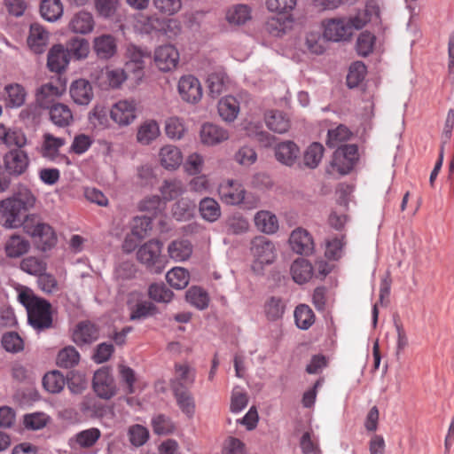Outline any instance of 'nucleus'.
<instances>
[{
    "label": "nucleus",
    "mask_w": 454,
    "mask_h": 454,
    "mask_svg": "<svg viewBox=\"0 0 454 454\" xmlns=\"http://www.w3.org/2000/svg\"><path fill=\"white\" fill-rule=\"evenodd\" d=\"M200 137L202 144L206 145H215L227 140L229 138V133L223 128L207 122L201 126Z\"/></svg>",
    "instance_id": "obj_19"
},
{
    "label": "nucleus",
    "mask_w": 454,
    "mask_h": 454,
    "mask_svg": "<svg viewBox=\"0 0 454 454\" xmlns=\"http://www.w3.org/2000/svg\"><path fill=\"white\" fill-rule=\"evenodd\" d=\"M152 26V29L162 31L168 37H173L178 35L181 31L180 23L176 20H168L161 21L160 18L152 16L148 19Z\"/></svg>",
    "instance_id": "obj_39"
},
{
    "label": "nucleus",
    "mask_w": 454,
    "mask_h": 454,
    "mask_svg": "<svg viewBox=\"0 0 454 454\" xmlns=\"http://www.w3.org/2000/svg\"><path fill=\"white\" fill-rule=\"evenodd\" d=\"M67 144L63 137H58L51 133L43 136L42 155L51 160L59 156V149Z\"/></svg>",
    "instance_id": "obj_25"
},
{
    "label": "nucleus",
    "mask_w": 454,
    "mask_h": 454,
    "mask_svg": "<svg viewBox=\"0 0 454 454\" xmlns=\"http://www.w3.org/2000/svg\"><path fill=\"white\" fill-rule=\"evenodd\" d=\"M162 243L158 239H151L143 244L137 251L139 262L150 271L159 274L165 269V262L161 255Z\"/></svg>",
    "instance_id": "obj_4"
},
{
    "label": "nucleus",
    "mask_w": 454,
    "mask_h": 454,
    "mask_svg": "<svg viewBox=\"0 0 454 454\" xmlns=\"http://www.w3.org/2000/svg\"><path fill=\"white\" fill-rule=\"evenodd\" d=\"M154 62L160 71H172L178 65L179 52L171 44L159 46L154 51Z\"/></svg>",
    "instance_id": "obj_12"
},
{
    "label": "nucleus",
    "mask_w": 454,
    "mask_h": 454,
    "mask_svg": "<svg viewBox=\"0 0 454 454\" xmlns=\"http://www.w3.org/2000/svg\"><path fill=\"white\" fill-rule=\"evenodd\" d=\"M48 41L49 33L45 28L38 23H33L30 26L27 37V43L30 48L35 52H41L43 51V47L48 43Z\"/></svg>",
    "instance_id": "obj_28"
},
{
    "label": "nucleus",
    "mask_w": 454,
    "mask_h": 454,
    "mask_svg": "<svg viewBox=\"0 0 454 454\" xmlns=\"http://www.w3.org/2000/svg\"><path fill=\"white\" fill-rule=\"evenodd\" d=\"M224 229L228 234L239 235L248 231L249 223L244 216L235 214L225 220Z\"/></svg>",
    "instance_id": "obj_44"
},
{
    "label": "nucleus",
    "mask_w": 454,
    "mask_h": 454,
    "mask_svg": "<svg viewBox=\"0 0 454 454\" xmlns=\"http://www.w3.org/2000/svg\"><path fill=\"white\" fill-rule=\"evenodd\" d=\"M70 57L61 44L52 46L48 53L47 66L51 72L60 73L69 63Z\"/></svg>",
    "instance_id": "obj_21"
},
{
    "label": "nucleus",
    "mask_w": 454,
    "mask_h": 454,
    "mask_svg": "<svg viewBox=\"0 0 454 454\" xmlns=\"http://www.w3.org/2000/svg\"><path fill=\"white\" fill-rule=\"evenodd\" d=\"M92 386L98 396L102 399H110L116 393L114 380L108 368H100L94 373Z\"/></svg>",
    "instance_id": "obj_9"
},
{
    "label": "nucleus",
    "mask_w": 454,
    "mask_h": 454,
    "mask_svg": "<svg viewBox=\"0 0 454 454\" xmlns=\"http://www.w3.org/2000/svg\"><path fill=\"white\" fill-rule=\"evenodd\" d=\"M152 427L156 434H168L174 432L175 425L172 420L163 415L158 414L152 419Z\"/></svg>",
    "instance_id": "obj_60"
},
{
    "label": "nucleus",
    "mask_w": 454,
    "mask_h": 454,
    "mask_svg": "<svg viewBox=\"0 0 454 454\" xmlns=\"http://www.w3.org/2000/svg\"><path fill=\"white\" fill-rule=\"evenodd\" d=\"M160 135V128L155 121L150 120L143 122L137 130V139L142 145H149Z\"/></svg>",
    "instance_id": "obj_38"
},
{
    "label": "nucleus",
    "mask_w": 454,
    "mask_h": 454,
    "mask_svg": "<svg viewBox=\"0 0 454 454\" xmlns=\"http://www.w3.org/2000/svg\"><path fill=\"white\" fill-rule=\"evenodd\" d=\"M294 19L291 14H278L265 22V30L272 36L281 37L293 28Z\"/></svg>",
    "instance_id": "obj_18"
},
{
    "label": "nucleus",
    "mask_w": 454,
    "mask_h": 454,
    "mask_svg": "<svg viewBox=\"0 0 454 454\" xmlns=\"http://www.w3.org/2000/svg\"><path fill=\"white\" fill-rule=\"evenodd\" d=\"M160 165L168 170L176 169L183 161V155L179 148L168 145L160 148L159 153Z\"/></svg>",
    "instance_id": "obj_23"
},
{
    "label": "nucleus",
    "mask_w": 454,
    "mask_h": 454,
    "mask_svg": "<svg viewBox=\"0 0 454 454\" xmlns=\"http://www.w3.org/2000/svg\"><path fill=\"white\" fill-rule=\"evenodd\" d=\"M92 49L98 59L108 60L117 52V41L112 35H100L93 39Z\"/></svg>",
    "instance_id": "obj_15"
},
{
    "label": "nucleus",
    "mask_w": 454,
    "mask_h": 454,
    "mask_svg": "<svg viewBox=\"0 0 454 454\" xmlns=\"http://www.w3.org/2000/svg\"><path fill=\"white\" fill-rule=\"evenodd\" d=\"M185 191L182 181L172 179L166 180L160 187V192L164 200H172L177 199Z\"/></svg>",
    "instance_id": "obj_48"
},
{
    "label": "nucleus",
    "mask_w": 454,
    "mask_h": 454,
    "mask_svg": "<svg viewBox=\"0 0 454 454\" xmlns=\"http://www.w3.org/2000/svg\"><path fill=\"white\" fill-rule=\"evenodd\" d=\"M156 307L151 301H140L130 307L129 319L132 321L145 319L156 313Z\"/></svg>",
    "instance_id": "obj_45"
},
{
    "label": "nucleus",
    "mask_w": 454,
    "mask_h": 454,
    "mask_svg": "<svg viewBox=\"0 0 454 454\" xmlns=\"http://www.w3.org/2000/svg\"><path fill=\"white\" fill-rule=\"evenodd\" d=\"M177 89L182 99L188 103H197L202 97L201 84L193 75L182 76Z\"/></svg>",
    "instance_id": "obj_13"
},
{
    "label": "nucleus",
    "mask_w": 454,
    "mask_h": 454,
    "mask_svg": "<svg viewBox=\"0 0 454 454\" xmlns=\"http://www.w3.org/2000/svg\"><path fill=\"white\" fill-rule=\"evenodd\" d=\"M324 37L328 41L340 42L351 37V30L347 18H333L323 21Z\"/></svg>",
    "instance_id": "obj_8"
},
{
    "label": "nucleus",
    "mask_w": 454,
    "mask_h": 454,
    "mask_svg": "<svg viewBox=\"0 0 454 454\" xmlns=\"http://www.w3.org/2000/svg\"><path fill=\"white\" fill-rule=\"evenodd\" d=\"M101 436V432L96 427H91L75 434V442L81 448L92 447Z\"/></svg>",
    "instance_id": "obj_56"
},
{
    "label": "nucleus",
    "mask_w": 454,
    "mask_h": 454,
    "mask_svg": "<svg viewBox=\"0 0 454 454\" xmlns=\"http://www.w3.org/2000/svg\"><path fill=\"white\" fill-rule=\"evenodd\" d=\"M62 91L52 83H45L40 87L36 93V100L41 107L48 108L50 104L61 95Z\"/></svg>",
    "instance_id": "obj_40"
},
{
    "label": "nucleus",
    "mask_w": 454,
    "mask_h": 454,
    "mask_svg": "<svg viewBox=\"0 0 454 454\" xmlns=\"http://www.w3.org/2000/svg\"><path fill=\"white\" fill-rule=\"evenodd\" d=\"M126 58V71L133 73L135 79L139 80L143 74L145 59L150 58V53L136 45L130 44L127 46Z\"/></svg>",
    "instance_id": "obj_10"
},
{
    "label": "nucleus",
    "mask_w": 454,
    "mask_h": 454,
    "mask_svg": "<svg viewBox=\"0 0 454 454\" xmlns=\"http://www.w3.org/2000/svg\"><path fill=\"white\" fill-rule=\"evenodd\" d=\"M29 244L20 236L13 235L6 242L5 252L9 257H20L27 252Z\"/></svg>",
    "instance_id": "obj_47"
},
{
    "label": "nucleus",
    "mask_w": 454,
    "mask_h": 454,
    "mask_svg": "<svg viewBox=\"0 0 454 454\" xmlns=\"http://www.w3.org/2000/svg\"><path fill=\"white\" fill-rule=\"evenodd\" d=\"M254 221L257 230L266 234H274L279 227L277 216L268 210L257 212Z\"/></svg>",
    "instance_id": "obj_26"
},
{
    "label": "nucleus",
    "mask_w": 454,
    "mask_h": 454,
    "mask_svg": "<svg viewBox=\"0 0 454 454\" xmlns=\"http://www.w3.org/2000/svg\"><path fill=\"white\" fill-rule=\"evenodd\" d=\"M239 112L238 100L231 96L222 98L218 103V113L225 121H233Z\"/></svg>",
    "instance_id": "obj_36"
},
{
    "label": "nucleus",
    "mask_w": 454,
    "mask_h": 454,
    "mask_svg": "<svg viewBox=\"0 0 454 454\" xmlns=\"http://www.w3.org/2000/svg\"><path fill=\"white\" fill-rule=\"evenodd\" d=\"M289 243L294 252L299 254H310L314 250L311 235L304 229L297 228L292 231Z\"/></svg>",
    "instance_id": "obj_17"
},
{
    "label": "nucleus",
    "mask_w": 454,
    "mask_h": 454,
    "mask_svg": "<svg viewBox=\"0 0 454 454\" xmlns=\"http://www.w3.org/2000/svg\"><path fill=\"white\" fill-rule=\"evenodd\" d=\"M251 253L254 259L262 264H270L277 254L273 242L265 237H255L251 243Z\"/></svg>",
    "instance_id": "obj_11"
},
{
    "label": "nucleus",
    "mask_w": 454,
    "mask_h": 454,
    "mask_svg": "<svg viewBox=\"0 0 454 454\" xmlns=\"http://www.w3.org/2000/svg\"><path fill=\"white\" fill-rule=\"evenodd\" d=\"M186 300L199 309H204L208 306V295L200 287L192 286L186 292Z\"/></svg>",
    "instance_id": "obj_55"
},
{
    "label": "nucleus",
    "mask_w": 454,
    "mask_h": 454,
    "mask_svg": "<svg viewBox=\"0 0 454 454\" xmlns=\"http://www.w3.org/2000/svg\"><path fill=\"white\" fill-rule=\"evenodd\" d=\"M20 269L31 275L41 276L45 271V263L35 257L29 256L20 262Z\"/></svg>",
    "instance_id": "obj_64"
},
{
    "label": "nucleus",
    "mask_w": 454,
    "mask_h": 454,
    "mask_svg": "<svg viewBox=\"0 0 454 454\" xmlns=\"http://www.w3.org/2000/svg\"><path fill=\"white\" fill-rule=\"evenodd\" d=\"M195 208V203L189 200L182 198L177 200L173 207V215L179 220H186L192 215L193 209Z\"/></svg>",
    "instance_id": "obj_58"
},
{
    "label": "nucleus",
    "mask_w": 454,
    "mask_h": 454,
    "mask_svg": "<svg viewBox=\"0 0 454 454\" xmlns=\"http://www.w3.org/2000/svg\"><path fill=\"white\" fill-rule=\"evenodd\" d=\"M324 154V146L320 143H312L305 151L303 161L305 166L315 168L318 166Z\"/></svg>",
    "instance_id": "obj_49"
},
{
    "label": "nucleus",
    "mask_w": 454,
    "mask_h": 454,
    "mask_svg": "<svg viewBox=\"0 0 454 454\" xmlns=\"http://www.w3.org/2000/svg\"><path fill=\"white\" fill-rule=\"evenodd\" d=\"M25 214L26 212L13 200L7 198L0 201V218L4 227L14 229L23 226L25 228L27 216Z\"/></svg>",
    "instance_id": "obj_5"
},
{
    "label": "nucleus",
    "mask_w": 454,
    "mask_h": 454,
    "mask_svg": "<svg viewBox=\"0 0 454 454\" xmlns=\"http://www.w3.org/2000/svg\"><path fill=\"white\" fill-rule=\"evenodd\" d=\"M356 145H343L339 146L333 153L332 166L341 175L348 174L354 167L358 152Z\"/></svg>",
    "instance_id": "obj_6"
},
{
    "label": "nucleus",
    "mask_w": 454,
    "mask_h": 454,
    "mask_svg": "<svg viewBox=\"0 0 454 454\" xmlns=\"http://www.w3.org/2000/svg\"><path fill=\"white\" fill-rule=\"evenodd\" d=\"M148 294L157 302L168 303L173 298V292L163 284H152L149 286Z\"/></svg>",
    "instance_id": "obj_61"
},
{
    "label": "nucleus",
    "mask_w": 454,
    "mask_h": 454,
    "mask_svg": "<svg viewBox=\"0 0 454 454\" xmlns=\"http://www.w3.org/2000/svg\"><path fill=\"white\" fill-rule=\"evenodd\" d=\"M351 137V132L344 125H339L335 129L328 130V138L326 145L329 147H339L341 143L346 142Z\"/></svg>",
    "instance_id": "obj_54"
},
{
    "label": "nucleus",
    "mask_w": 454,
    "mask_h": 454,
    "mask_svg": "<svg viewBox=\"0 0 454 454\" xmlns=\"http://www.w3.org/2000/svg\"><path fill=\"white\" fill-rule=\"evenodd\" d=\"M291 274L294 282L306 283L313 277V266L303 258L297 259L292 263Z\"/></svg>",
    "instance_id": "obj_32"
},
{
    "label": "nucleus",
    "mask_w": 454,
    "mask_h": 454,
    "mask_svg": "<svg viewBox=\"0 0 454 454\" xmlns=\"http://www.w3.org/2000/svg\"><path fill=\"white\" fill-rule=\"evenodd\" d=\"M265 122L270 129L277 133H285L290 128L289 119L279 111H269L265 114Z\"/></svg>",
    "instance_id": "obj_34"
},
{
    "label": "nucleus",
    "mask_w": 454,
    "mask_h": 454,
    "mask_svg": "<svg viewBox=\"0 0 454 454\" xmlns=\"http://www.w3.org/2000/svg\"><path fill=\"white\" fill-rule=\"evenodd\" d=\"M168 253L174 261L184 262L191 257L192 245L186 239L174 240L168 245Z\"/></svg>",
    "instance_id": "obj_29"
},
{
    "label": "nucleus",
    "mask_w": 454,
    "mask_h": 454,
    "mask_svg": "<svg viewBox=\"0 0 454 454\" xmlns=\"http://www.w3.org/2000/svg\"><path fill=\"white\" fill-rule=\"evenodd\" d=\"M168 283L176 289H184L189 284V272L184 268L176 267L166 275Z\"/></svg>",
    "instance_id": "obj_46"
},
{
    "label": "nucleus",
    "mask_w": 454,
    "mask_h": 454,
    "mask_svg": "<svg viewBox=\"0 0 454 454\" xmlns=\"http://www.w3.org/2000/svg\"><path fill=\"white\" fill-rule=\"evenodd\" d=\"M80 355L74 347H67L61 349L57 357V364L62 368H72L78 364Z\"/></svg>",
    "instance_id": "obj_53"
},
{
    "label": "nucleus",
    "mask_w": 454,
    "mask_h": 454,
    "mask_svg": "<svg viewBox=\"0 0 454 454\" xmlns=\"http://www.w3.org/2000/svg\"><path fill=\"white\" fill-rule=\"evenodd\" d=\"M95 26L93 15L86 11L76 12L70 20L68 27L75 34L86 35L90 33Z\"/></svg>",
    "instance_id": "obj_22"
},
{
    "label": "nucleus",
    "mask_w": 454,
    "mask_h": 454,
    "mask_svg": "<svg viewBox=\"0 0 454 454\" xmlns=\"http://www.w3.org/2000/svg\"><path fill=\"white\" fill-rule=\"evenodd\" d=\"M24 230L43 250L51 248L57 241L56 234L51 226L42 222L36 215L27 216Z\"/></svg>",
    "instance_id": "obj_2"
},
{
    "label": "nucleus",
    "mask_w": 454,
    "mask_h": 454,
    "mask_svg": "<svg viewBox=\"0 0 454 454\" xmlns=\"http://www.w3.org/2000/svg\"><path fill=\"white\" fill-rule=\"evenodd\" d=\"M4 163L6 171L10 175L19 176L27 169L29 158L22 150H11L4 155Z\"/></svg>",
    "instance_id": "obj_14"
},
{
    "label": "nucleus",
    "mask_w": 454,
    "mask_h": 454,
    "mask_svg": "<svg viewBox=\"0 0 454 454\" xmlns=\"http://www.w3.org/2000/svg\"><path fill=\"white\" fill-rule=\"evenodd\" d=\"M155 9L162 15L172 16L182 8V0H153Z\"/></svg>",
    "instance_id": "obj_62"
},
{
    "label": "nucleus",
    "mask_w": 454,
    "mask_h": 454,
    "mask_svg": "<svg viewBox=\"0 0 454 454\" xmlns=\"http://www.w3.org/2000/svg\"><path fill=\"white\" fill-rule=\"evenodd\" d=\"M366 74V67L361 61L354 62L347 75V84L349 88L356 87L361 82Z\"/></svg>",
    "instance_id": "obj_57"
},
{
    "label": "nucleus",
    "mask_w": 454,
    "mask_h": 454,
    "mask_svg": "<svg viewBox=\"0 0 454 454\" xmlns=\"http://www.w3.org/2000/svg\"><path fill=\"white\" fill-rule=\"evenodd\" d=\"M10 199L13 200L25 212L33 208L36 202L35 195L25 185H19Z\"/></svg>",
    "instance_id": "obj_37"
},
{
    "label": "nucleus",
    "mask_w": 454,
    "mask_h": 454,
    "mask_svg": "<svg viewBox=\"0 0 454 454\" xmlns=\"http://www.w3.org/2000/svg\"><path fill=\"white\" fill-rule=\"evenodd\" d=\"M137 105L134 99L119 100L110 110L111 119L119 126L131 124L137 118Z\"/></svg>",
    "instance_id": "obj_7"
},
{
    "label": "nucleus",
    "mask_w": 454,
    "mask_h": 454,
    "mask_svg": "<svg viewBox=\"0 0 454 454\" xmlns=\"http://www.w3.org/2000/svg\"><path fill=\"white\" fill-rule=\"evenodd\" d=\"M69 92L74 102L80 106L89 105L93 98L92 86L84 79L73 82Z\"/></svg>",
    "instance_id": "obj_20"
},
{
    "label": "nucleus",
    "mask_w": 454,
    "mask_h": 454,
    "mask_svg": "<svg viewBox=\"0 0 454 454\" xmlns=\"http://www.w3.org/2000/svg\"><path fill=\"white\" fill-rule=\"evenodd\" d=\"M299 155V147L292 141L280 143L275 147L276 159L284 165L293 166Z\"/></svg>",
    "instance_id": "obj_24"
},
{
    "label": "nucleus",
    "mask_w": 454,
    "mask_h": 454,
    "mask_svg": "<svg viewBox=\"0 0 454 454\" xmlns=\"http://www.w3.org/2000/svg\"><path fill=\"white\" fill-rule=\"evenodd\" d=\"M67 51L69 57H73L77 60L84 59L90 52V44L85 38L74 37L69 40Z\"/></svg>",
    "instance_id": "obj_42"
},
{
    "label": "nucleus",
    "mask_w": 454,
    "mask_h": 454,
    "mask_svg": "<svg viewBox=\"0 0 454 454\" xmlns=\"http://www.w3.org/2000/svg\"><path fill=\"white\" fill-rule=\"evenodd\" d=\"M294 319L300 329L307 330L314 323V313L308 305L301 304L294 310Z\"/></svg>",
    "instance_id": "obj_50"
},
{
    "label": "nucleus",
    "mask_w": 454,
    "mask_h": 454,
    "mask_svg": "<svg viewBox=\"0 0 454 454\" xmlns=\"http://www.w3.org/2000/svg\"><path fill=\"white\" fill-rule=\"evenodd\" d=\"M251 19V10L247 4H236L228 9L226 20L234 25L245 24Z\"/></svg>",
    "instance_id": "obj_41"
},
{
    "label": "nucleus",
    "mask_w": 454,
    "mask_h": 454,
    "mask_svg": "<svg viewBox=\"0 0 454 454\" xmlns=\"http://www.w3.org/2000/svg\"><path fill=\"white\" fill-rule=\"evenodd\" d=\"M64 8L60 0H42L40 4L41 16L48 21L53 22L63 15Z\"/></svg>",
    "instance_id": "obj_35"
},
{
    "label": "nucleus",
    "mask_w": 454,
    "mask_h": 454,
    "mask_svg": "<svg viewBox=\"0 0 454 454\" xmlns=\"http://www.w3.org/2000/svg\"><path fill=\"white\" fill-rule=\"evenodd\" d=\"M196 371L187 364H176L175 375L170 380L172 390H183L191 387L195 380Z\"/></svg>",
    "instance_id": "obj_16"
},
{
    "label": "nucleus",
    "mask_w": 454,
    "mask_h": 454,
    "mask_svg": "<svg viewBox=\"0 0 454 454\" xmlns=\"http://www.w3.org/2000/svg\"><path fill=\"white\" fill-rule=\"evenodd\" d=\"M65 384V378L59 372H48L43 379V385L44 388L52 394L59 393L64 388Z\"/></svg>",
    "instance_id": "obj_51"
},
{
    "label": "nucleus",
    "mask_w": 454,
    "mask_h": 454,
    "mask_svg": "<svg viewBox=\"0 0 454 454\" xmlns=\"http://www.w3.org/2000/svg\"><path fill=\"white\" fill-rule=\"evenodd\" d=\"M177 405L184 413L191 417L194 413L195 403L192 395L187 389L172 390Z\"/></svg>",
    "instance_id": "obj_52"
},
{
    "label": "nucleus",
    "mask_w": 454,
    "mask_h": 454,
    "mask_svg": "<svg viewBox=\"0 0 454 454\" xmlns=\"http://www.w3.org/2000/svg\"><path fill=\"white\" fill-rule=\"evenodd\" d=\"M27 92L25 89L18 84L12 83L4 87V99L6 107H20L26 100Z\"/></svg>",
    "instance_id": "obj_27"
},
{
    "label": "nucleus",
    "mask_w": 454,
    "mask_h": 454,
    "mask_svg": "<svg viewBox=\"0 0 454 454\" xmlns=\"http://www.w3.org/2000/svg\"><path fill=\"white\" fill-rule=\"evenodd\" d=\"M269 12L278 14H290L296 6V0H265Z\"/></svg>",
    "instance_id": "obj_63"
},
{
    "label": "nucleus",
    "mask_w": 454,
    "mask_h": 454,
    "mask_svg": "<svg viewBox=\"0 0 454 454\" xmlns=\"http://www.w3.org/2000/svg\"><path fill=\"white\" fill-rule=\"evenodd\" d=\"M50 108L51 121L59 127H67L73 121V114L70 108L62 103L53 104Z\"/></svg>",
    "instance_id": "obj_31"
},
{
    "label": "nucleus",
    "mask_w": 454,
    "mask_h": 454,
    "mask_svg": "<svg viewBox=\"0 0 454 454\" xmlns=\"http://www.w3.org/2000/svg\"><path fill=\"white\" fill-rule=\"evenodd\" d=\"M199 211L201 217L209 223L217 221L221 216L219 203L215 199L209 197H206L200 201Z\"/></svg>",
    "instance_id": "obj_33"
},
{
    "label": "nucleus",
    "mask_w": 454,
    "mask_h": 454,
    "mask_svg": "<svg viewBox=\"0 0 454 454\" xmlns=\"http://www.w3.org/2000/svg\"><path fill=\"white\" fill-rule=\"evenodd\" d=\"M222 201L227 205H239L244 203L247 208H254L259 205V199L246 198V190L241 184L234 180H227L222 183L218 188Z\"/></svg>",
    "instance_id": "obj_3"
},
{
    "label": "nucleus",
    "mask_w": 454,
    "mask_h": 454,
    "mask_svg": "<svg viewBox=\"0 0 454 454\" xmlns=\"http://www.w3.org/2000/svg\"><path fill=\"white\" fill-rule=\"evenodd\" d=\"M266 317L270 320H277L280 318L285 311V304L278 297H270L264 305Z\"/></svg>",
    "instance_id": "obj_59"
},
{
    "label": "nucleus",
    "mask_w": 454,
    "mask_h": 454,
    "mask_svg": "<svg viewBox=\"0 0 454 454\" xmlns=\"http://www.w3.org/2000/svg\"><path fill=\"white\" fill-rule=\"evenodd\" d=\"M228 78L223 72H215L208 75L207 83L212 98L219 97L227 87Z\"/></svg>",
    "instance_id": "obj_43"
},
{
    "label": "nucleus",
    "mask_w": 454,
    "mask_h": 454,
    "mask_svg": "<svg viewBox=\"0 0 454 454\" xmlns=\"http://www.w3.org/2000/svg\"><path fill=\"white\" fill-rule=\"evenodd\" d=\"M18 300L26 308L28 323L35 331L43 332L52 327L50 302L36 297L27 287H21L19 290Z\"/></svg>",
    "instance_id": "obj_1"
},
{
    "label": "nucleus",
    "mask_w": 454,
    "mask_h": 454,
    "mask_svg": "<svg viewBox=\"0 0 454 454\" xmlns=\"http://www.w3.org/2000/svg\"><path fill=\"white\" fill-rule=\"evenodd\" d=\"M98 329L89 322L80 323L73 333V340L78 345L91 343L98 339Z\"/></svg>",
    "instance_id": "obj_30"
}]
</instances>
